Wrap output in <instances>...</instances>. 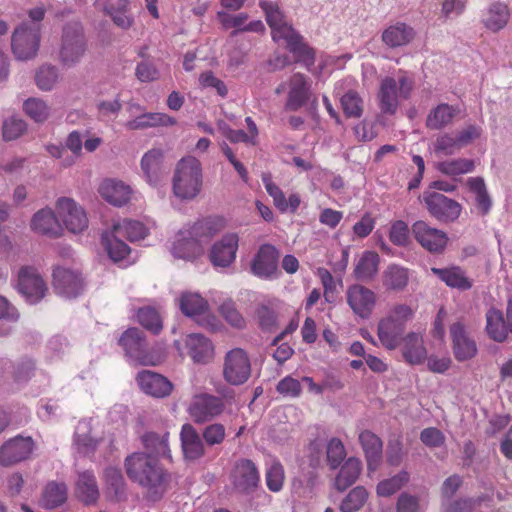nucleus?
<instances>
[{"mask_svg": "<svg viewBox=\"0 0 512 512\" xmlns=\"http://www.w3.org/2000/svg\"><path fill=\"white\" fill-rule=\"evenodd\" d=\"M124 466L128 478L145 489L149 499L159 500L167 490L170 475L153 454L132 453L126 457Z\"/></svg>", "mask_w": 512, "mask_h": 512, "instance_id": "nucleus-1", "label": "nucleus"}, {"mask_svg": "<svg viewBox=\"0 0 512 512\" xmlns=\"http://www.w3.org/2000/svg\"><path fill=\"white\" fill-rule=\"evenodd\" d=\"M218 393L200 392L192 396L187 412L195 424L211 422L235 404V392L232 389L224 388L218 390Z\"/></svg>", "mask_w": 512, "mask_h": 512, "instance_id": "nucleus-2", "label": "nucleus"}, {"mask_svg": "<svg viewBox=\"0 0 512 512\" xmlns=\"http://www.w3.org/2000/svg\"><path fill=\"white\" fill-rule=\"evenodd\" d=\"M414 85V79L401 70L397 80L390 76L382 78L377 92L380 112L383 115H395L400 105V99L408 100Z\"/></svg>", "mask_w": 512, "mask_h": 512, "instance_id": "nucleus-3", "label": "nucleus"}, {"mask_svg": "<svg viewBox=\"0 0 512 512\" xmlns=\"http://www.w3.org/2000/svg\"><path fill=\"white\" fill-rule=\"evenodd\" d=\"M203 186L202 165L193 156L182 158L176 165L172 189L174 195L182 200L196 198Z\"/></svg>", "mask_w": 512, "mask_h": 512, "instance_id": "nucleus-4", "label": "nucleus"}, {"mask_svg": "<svg viewBox=\"0 0 512 512\" xmlns=\"http://www.w3.org/2000/svg\"><path fill=\"white\" fill-rule=\"evenodd\" d=\"M414 311L406 304L393 306L389 313L380 319L377 335L381 344L388 350L396 349L404 339L406 323L413 318Z\"/></svg>", "mask_w": 512, "mask_h": 512, "instance_id": "nucleus-5", "label": "nucleus"}, {"mask_svg": "<svg viewBox=\"0 0 512 512\" xmlns=\"http://www.w3.org/2000/svg\"><path fill=\"white\" fill-rule=\"evenodd\" d=\"M118 344L126 356L141 365L155 366L162 361L160 354L150 351L144 333L136 327L124 331Z\"/></svg>", "mask_w": 512, "mask_h": 512, "instance_id": "nucleus-6", "label": "nucleus"}, {"mask_svg": "<svg viewBox=\"0 0 512 512\" xmlns=\"http://www.w3.org/2000/svg\"><path fill=\"white\" fill-rule=\"evenodd\" d=\"M87 50V42L81 24L74 22L63 29L59 51L60 61L64 66L71 67L78 63Z\"/></svg>", "mask_w": 512, "mask_h": 512, "instance_id": "nucleus-7", "label": "nucleus"}, {"mask_svg": "<svg viewBox=\"0 0 512 512\" xmlns=\"http://www.w3.org/2000/svg\"><path fill=\"white\" fill-rule=\"evenodd\" d=\"M229 481L236 493L249 495L258 488L260 474L252 460L241 458L235 461L229 473Z\"/></svg>", "mask_w": 512, "mask_h": 512, "instance_id": "nucleus-8", "label": "nucleus"}, {"mask_svg": "<svg viewBox=\"0 0 512 512\" xmlns=\"http://www.w3.org/2000/svg\"><path fill=\"white\" fill-rule=\"evenodd\" d=\"M40 28L38 25L28 26L22 24L17 27L12 35V52L18 60L34 58L39 50Z\"/></svg>", "mask_w": 512, "mask_h": 512, "instance_id": "nucleus-9", "label": "nucleus"}, {"mask_svg": "<svg viewBox=\"0 0 512 512\" xmlns=\"http://www.w3.org/2000/svg\"><path fill=\"white\" fill-rule=\"evenodd\" d=\"M251 375L248 354L241 348L228 351L224 357L223 378L230 385H242Z\"/></svg>", "mask_w": 512, "mask_h": 512, "instance_id": "nucleus-10", "label": "nucleus"}, {"mask_svg": "<svg viewBox=\"0 0 512 512\" xmlns=\"http://www.w3.org/2000/svg\"><path fill=\"white\" fill-rule=\"evenodd\" d=\"M422 199L429 213L441 222H454L461 214V204L439 192H424Z\"/></svg>", "mask_w": 512, "mask_h": 512, "instance_id": "nucleus-11", "label": "nucleus"}, {"mask_svg": "<svg viewBox=\"0 0 512 512\" xmlns=\"http://www.w3.org/2000/svg\"><path fill=\"white\" fill-rule=\"evenodd\" d=\"M411 231L419 245L432 254H441L448 244L446 232L430 226L423 220L414 222Z\"/></svg>", "mask_w": 512, "mask_h": 512, "instance_id": "nucleus-12", "label": "nucleus"}, {"mask_svg": "<svg viewBox=\"0 0 512 512\" xmlns=\"http://www.w3.org/2000/svg\"><path fill=\"white\" fill-rule=\"evenodd\" d=\"M485 331L490 339L502 343L512 336V299L507 303L506 314L496 308L486 312Z\"/></svg>", "mask_w": 512, "mask_h": 512, "instance_id": "nucleus-13", "label": "nucleus"}, {"mask_svg": "<svg viewBox=\"0 0 512 512\" xmlns=\"http://www.w3.org/2000/svg\"><path fill=\"white\" fill-rule=\"evenodd\" d=\"M36 444L32 437L17 435L0 447V465L9 467L30 458Z\"/></svg>", "mask_w": 512, "mask_h": 512, "instance_id": "nucleus-14", "label": "nucleus"}, {"mask_svg": "<svg viewBox=\"0 0 512 512\" xmlns=\"http://www.w3.org/2000/svg\"><path fill=\"white\" fill-rule=\"evenodd\" d=\"M345 296L348 306L356 316L361 319L370 318L377 301L373 290L361 284H353L348 286Z\"/></svg>", "mask_w": 512, "mask_h": 512, "instance_id": "nucleus-15", "label": "nucleus"}, {"mask_svg": "<svg viewBox=\"0 0 512 512\" xmlns=\"http://www.w3.org/2000/svg\"><path fill=\"white\" fill-rule=\"evenodd\" d=\"M18 290L29 303L34 304L46 295L48 288L36 268L23 266L18 273Z\"/></svg>", "mask_w": 512, "mask_h": 512, "instance_id": "nucleus-16", "label": "nucleus"}, {"mask_svg": "<svg viewBox=\"0 0 512 512\" xmlns=\"http://www.w3.org/2000/svg\"><path fill=\"white\" fill-rule=\"evenodd\" d=\"M279 251L271 244L259 247L252 262L251 273L261 279H272L278 274Z\"/></svg>", "mask_w": 512, "mask_h": 512, "instance_id": "nucleus-17", "label": "nucleus"}, {"mask_svg": "<svg viewBox=\"0 0 512 512\" xmlns=\"http://www.w3.org/2000/svg\"><path fill=\"white\" fill-rule=\"evenodd\" d=\"M58 217L72 233H80L88 227V218L84 209L71 198H60L56 203Z\"/></svg>", "mask_w": 512, "mask_h": 512, "instance_id": "nucleus-18", "label": "nucleus"}, {"mask_svg": "<svg viewBox=\"0 0 512 512\" xmlns=\"http://www.w3.org/2000/svg\"><path fill=\"white\" fill-rule=\"evenodd\" d=\"M452 351L455 359L464 362L473 359L478 353V347L474 338L469 334L461 322H455L450 326Z\"/></svg>", "mask_w": 512, "mask_h": 512, "instance_id": "nucleus-19", "label": "nucleus"}, {"mask_svg": "<svg viewBox=\"0 0 512 512\" xmlns=\"http://www.w3.org/2000/svg\"><path fill=\"white\" fill-rule=\"evenodd\" d=\"M53 286L58 294L73 298L83 291L84 281L79 271L57 266L53 270Z\"/></svg>", "mask_w": 512, "mask_h": 512, "instance_id": "nucleus-20", "label": "nucleus"}, {"mask_svg": "<svg viewBox=\"0 0 512 512\" xmlns=\"http://www.w3.org/2000/svg\"><path fill=\"white\" fill-rule=\"evenodd\" d=\"M287 100L285 108L289 111H298L310 99L311 83L309 78L302 73H294L287 81Z\"/></svg>", "mask_w": 512, "mask_h": 512, "instance_id": "nucleus-21", "label": "nucleus"}, {"mask_svg": "<svg viewBox=\"0 0 512 512\" xmlns=\"http://www.w3.org/2000/svg\"><path fill=\"white\" fill-rule=\"evenodd\" d=\"M239 247V236L237 233H227L216 241L211 249L209 258L216 267H229L236 259Z\"/></svg>", "mask_w": 512, "mask_h": 512, "instance_id": "nucleus-22", "label": "nucleus"}, {"mask_svg": "<svg viewBox=\"0 0 512 512\" xmlns=\"http://www.w3.org/2000/svg\"><path fill=\"white\" fill-rule=\"evenodd\" d=\"M260 7L265 13L274 41L284 40L295 32L292 25L287 23L277 3L262 0L260 1Z\"/></svg>", "mask_w": 512, "mask_h": 512, "instance_id": "nucleus-23", "label": "nucleus"}, {"mask_svg": "<svg viewBox=\"0 0 512 512\" xmlns=\"http://www.w3.org/2000/svg\"><path fill=\"white\" fill-rule=\"evenodd\" d=\"M136 381L144 393L155 398H165L173 391V384L165 376L150 370L140 371Z\"/></svg>", "mask_w": 512, "mask_h": 512, "instance_id": "nucleus-24", "label": "nucleus"}, {"mask_svg": "<svg viewBox=\"0 0 512 512\" xmlns=\"http://www.w3.org/2000/svg\"><path fill=\"white\" fill-rule=\"evenodd\" d=\"M510 15L508 4L494 1L482 11L481 23L487 30L496 33L507 26Z\"/></svg>", "mask_w": 512, "mask_h": 512, "instance_id": "nucleus-25", "label": "nucleus"}, {"mask_svg": "<svg viewBox=\"0 0 512 512\" xmlns=\"http://www.w3.org/2000/svg\"><path fill=\"white\" fill-rule=\"evenodd\" d=\"M262 181L269 196L273 199L274 206L281 212L295 213L301 204L300 196L297 193L289 195L288 200L280 187L275 184L269 174L262 176Z\"/></svg>", "mask_w": 512, "mask_h": 512, "instance_id": "nucleus-26", "label": "nucleus"}, {"mask_svg": "<svg viewBox=\"0 0 512 512\" xmlns=\"http://www.w3.org/2000/svg\"><path fill=\"white\" fill-rule=\"evenodd\" d=\"M104 494L112 502H120L126 499L127 485L120 469L108 467L103 472Z\"/></svg>", "mask_w": 512, "mask_h": 512, "instance_id": "nucleus-27", "label": "nucleus"}, {"mask_svg": "<svg viewBox=\"0 0 512 512\" xmlns=\"http://www.w3.org/2000/svg\"><path fill=\"white\" fill-rule=\"evenodd\" d=\"M171 252L175 258L189 260L201 254L202 245L192 231H180L172 244Z\"/></svg>", "mask_w": 512, "mask_h": 512, "instance_id": "nucleus-28", "label": "nucleus"}, {"mask_svg": "<svg viewBox=\"0 0 512 512\" xmlns=\"http://www.w3.org/2000/svg\"><path fill=\"white\" fill-rule=\"evenodd\" d=\"M287 43V49L293 55L294 62L310 70L314 66L316 53L314 48L309 46L303 37L296 31L284 39Z\"/></svg>", "mask_w": 512, "mask_h": 512, "instance_id": "nucleus-29", "label": "nucleus"}, {"mask_svg": "<svg viewBox=\"0 0 512 512\" xmlns=\"http://www.w3.org/2000/svg\"><path fill=\"white\" fill-rule=\"evenodd\" d=\"M359 442L365 453L368 471H376L382 459L381 439L371 431L364 430L359 434Z\"/></svg>", "mask_w": 512, "mask_h": 512, "instance_id": "nucleus-30", "label": "nucleus"}, {"mask_svg": "<svg viewBox=\"0 0 512 512\" xmlns=\"http://www.w3.org/2000/svg\"><path fill=\"white\" fill-rule=\"evenodd\" d=\"M185 345L188 355L196 363H208L214 355L211 341L202 334L192 333L187 335Z\"/></svg>", "mask_w": 512, "mask_h": 512, "instance_id": "nucleus-31", "label": "nucleus"}, {"mask_svg": "<svg viewBox=\"0 0 512 512\" xmlns=\"http://www.w3.org/2000/svg\"><path fill=\"white\" fill-rule=\"evenodd\" d=\"M181 446L184 457L188 460L201 458L205 453L202 438L191 424H184L180 432Z\"/></svg>", "mask_w": 512, "mask_h": 512, "instance_id": "nucleus-32", "label": "nucleus"}, {"mask_svg": "<svg viewBox=\"0 0 512 512\" xmlns=\"http://www.w3.org/2000/svg\"><path fill=\"white\" fill-rule=\"evenodd\" d=\"M101 197L114 206H122L130 200L131 189L122 181L105 179L98 188Z\"/></svg>", "mask_w": 512, "mask_h": 512, "instance_id": "nucleus-33", "label": "nucleus"}, {"mask_svg": "<svg viewBox=\"0 0 512 512\" xmlns=\"http://www.w3.org/2000/svg\"><path fill=\"white\" fill-rule=\"evenodd\" d=\"M217 17L224 28L236 29L232 32V35H237L239 32H263L265 30L264 24L260 20L251 21L246 24L248 20L247 13L231 15L224 11H219Z\"/></svg>", "mask_w": 512, "mask_h": 512, "instance_id": "nucleus-34", "label": "nucleus"}, {"mask_svg": "<svg viewBox=\"0 0 512 512\" xmlns=\"http://www.w3.org/2000/svg\"><path fill=\"white\" fill-rule=\"evenodd\" d=\"M75 493L78 499L85 505H94L97 503L100 492L96 477L92 471L87 470L79 473Z\"/></svg>", "mask_w": 512, "mask_h": 512, "instance_id": "nucleus-35", "label": "nucleus"}, {"mask_svg": "<svg viewBox=\"0 0 512 512\" xmlns=\"http://www.w3.org/2000/svg\"><path fill=\"white\" fill-rule=\"evenodd\" d=\"M31 228L39 234L50 237H58L62 233V226L55 213L49 209H41L36 212L31 220Z\"/></svg>", "mask_w": 512, "mask_h": 512, "instance_id": "nucleus-36", "label": "nucleus"}, {"mask_svg": "<svg viewBox=\"0 0 512 512\" xmlns=\"http://www.w3.org/2000/svg\"><path fill=\"white\" fill-rule=\"evenodd\" d=\"M163 152L161 149H151L146 152L141 159V168L147 179V182L156 186L162 177L161 164Z\"/></svg>", "mask_w": 512, "mask_h": 512, "instance_id": "nucleus-37", "label": "nucleus"}, {"mask_svg": "<svg viewBox=\"0 0 512 512\" xmlns=\"http://www.w3.org/2000/svg\"><path fill=\"white\" fill-rule=\"evenodd\" d=\"M415 36L414 29L405 23L398 22L386 28L382 33V41L391 48L407 45Z\"/></svg>", "mask_w": 512, "mask_h": 512, "instance_id": "nucleus-38", "label": "nucleus"}, {"mask_svg": "<svg viewBox=\"0 0 512 512\" xmlns=\"http://www.w3.org/2000/svg\"><path fill=\"white\" fill-rule=\"evenodd\" d=\"M468 190L475 196V204L481 215H487L492 207V200L482 177H469L466 180Z\"/></svg>", "mask_w": 512, "mask_h": 512, "instance_id": "nucleus-39", "label": "nucleus"}, {"mask_svg": "<svg viewBox=\"0 0 512 512\" xmlns=\"http://www.w3.org/2000/svg\"><path fill=\"white\" fill-rule=\"evenodd\" d=\"M175 119L165 113H143L125 123L128 130H141L149 127L172 126Z\"/></svg>", "mask_w": 512, "mask_h": 512, "instance_id": "nucleus-40", "label": "nucleus"}, {"mask_svg": "<svg viewBox=\"0 0 512 512\" xmlns=\"http://www.w3.org/2000/svg\"><path fill=\"white\" fill-rule=\"evenodd\" d=\"M103 9L119 28L126 30L132 26L133 18L128 14V0H107Z\"/></svg>", "mask_w": 512, "mask_h": 512, "instance_id": "nucleus-41", "label": "nucleus"}, {"mask_svg": "<svg viewBox=\"0 0 512 512\" xmlns=\"http://www.w3.org/2000/svg\"><path fill=\"white\" fill-rule=\"evenodd\" d=\"M362 470V463L358 458L350 457L341 466L338 475L335 478V487L343 491L353 485L358 479Z\"/></svg>", "mask_w": 512, "mask_h": 512, "instance_id": "nucleus-42", "label": "nucleus"}, {"mask_svg": "<svg viewBox=\"0 0 512 512\" xmlns=\"http://www.w3.org/2000/svg\"><path fill=\"white\" fill-rule=\"evenodd\" d=\"M457 112V109L449 104H439L427 115L426 127L431 130L443 129L452 123Z\"/></svg>", "mask_w": 512, "mask_h": 512, "instance_id": "nucleus-43", "label": "nucleus"}, {"mask_svg": "<svg viewBox=\"0 0 512 512\" xmlns=\"http://www.w3.org/2000/svg\"><path fill=\"white\" fill-rule=\"evenodd\" d=\"M403 356L410 364H420L426 359V349L422 337L411 332L403 339Z\"/></svg>", "mask_w": 512, "mask_h": 512, "instance_id": "nucleus-44", "label": "nucleus"}, {"mask_svg": "<svg viewBox=\"0 0 512 512\" xmlns=\"http://www.w3.org/2000/svg\"><path fill=\"white\" fill-rule=\"evenodd\" d=\"M379 262L380 257L376 252L364 251L355 266V278L361 281L373 279L378 273Z\"/></svg>", "mask_w": 512, "mask_h": 512, "instance_id": "nucleus-45", "label": "nucleus"}, {"mask_svg": "<svg viewBox=\"0 0 512 512\" xmlns=\"http://www.w3.org/2000/svg\"><path fill=\"white\" fill-rule=\"evenodd\" d=\"M431 271L437 275L447 286L460 290H468L472 287V282L465 276L459 267L451 268H431Z\"/></svg>", "mask_w": 512, "mask_h": 512, "instance_id": "nucleus-46", "label": "nucleus"}, {"mask_svg": "<svg viewBox=\"0 0 512 512\" xmlns=\"http://www.w3.org/2000/svg\"><path fill=\"white\" fill-rule=\"evenodd\" d=\"M182 313L191 318L203 316L208 311V302L197 293H184L180 298Z\"/></svg>", "mask_w": 512, "mask_h": 512, "instance_id": "nucleus-47", "label": "nucleus"}, {"mask_svg": "<svg viewBox=\"0 0 512 512\" xmlns=\"http://www.w3.org/2000/svg\"><path fill=\"white\" fill-rule=\"evenodd\" d=\"M67 499V488L64 483L49 482L45 486L41 504L47 509H54L61 506Z\"/></svg>", "mask_w": 512, "mask_h": 512, "instance_id": "nucleus-48", "label": "nucleus"}, {"mask_svg": "<svg viewBox=\"0 0 512 512\" xmlns=\"http://www.w3.org/2000/svg\"><path fill=\"white\" fill-rule=\"evenodd\" d=\"M437 170L444 175L457 177L475 170V161L467 158L444 160L437 163Z\"/></svg>", "mask_w": 512, "mask_h": 512, "instance_id": "nucleus-49", "label": "nucleus"}, {"mask_svg": "<svg viewBox=\"0 0 512 512\" xmlns=\"http://www.w3.org/2000/svg\"><path fill=\"white\" fill-rule=\"evenodd\" d=\"M112 230L116 236L132 242L143 239L147 234L146 227L141 222L129 219L115 223Z\"/></svg>", "mask_w": 512, "mask_h": 512, "instance_id": "nucleus-50", "label": "nucleus"}, {"mask_svg": "<svg viewBox=\"0 0 512 512\" xmlns=\"http://www.w3.org/2000/svg\"><path fill=\"white\" fill-rule=\"evenodd\" d=\"M103 243L110 259L115 263L126 261L131 253L130 247L121 240L120 236H116L113 230L110 236H103Z\"/></svg>", "mask_w": 512, "mask_h": 512, "instance_id": "nucleus-51", "label": "nucleus"}, {"mask_svg": "<svg viewBox=\"0 0 512 512\" xmlns=\"http://www.w3.org/2000/svg\"><path fill=\"white\" fill-rule=\"evenodd\" d=\"M225 227V221L221 217H208L196 222L192 228L193 234L201 239H210Z\"/></svg>", "mask_w": 512, "mask_h": 512, "instance_id": "nucleus-52", "label": "nucleus"}, {"mask_svg": "<svg viewBox=\"0 0 512 512\" xmlns=\"http://www.w3.org/2000/svg\"><path fill=\"white\" fill-rule=\"evenodd\" d=\"M409 280L408 270L398 265H390L384 271L383 284L390 290H402Z\"/></svg>", "mask_w": 512, "mask_h": 512, "instance_id": "nucleus-53", "label": "nucleus"}, {"mask_svg": "<svg viewBox=\"0 0 512 512\" xmlns=\"http://www.w3.org/2000/svg\"><path fill=\"white\" fill-rule=\"evenodd\" d=\"M137 319L142 327L155 335L159 334L163 329L162 318L153 307L140 308L137 312Z\"/></svg>", "mask_w": 512, "mask_h": 512, "instance_id": "nucleus-54", "label": "nucleus"}, {"mask_svg": "<svg viewBox=\"0 0 512 512\" xmlns=\"http://www.w3.org/2000/svg\"><path fill=\"white\" fill-rule=\"evenodd\" d=\"M368 492L363 486L353 488L340 504L342 512H357L367 502Z\"/></svg>", "mask_w": 512, "mask_h": 512, "instance_id": "nucleus-55", "label": "nucleus"}, {"mask_svg": "<svg viewBox=\"0 0 512 512\" xmlns=\"http://www.w3.org/2000/svg\"><path fill=\"white\" fill-rule=\"evenodd\" d=\"M409 481V474L406 471H401L391 478L382 480L376 487L378 496L388 497L399 491Z\"/></svg>", "mask_w": 512, "mask_h": 512, "instance_id": "nucleus-56", "label": "nucleus"}, {"mask_svg": "<svg viewBox=\"0 0 512 512\" xmlns=\"http://www.w3.org/2000/svg\"><path fill=\"white\" fill-rule=\"evenodd\" d=\"M142 441L145 448L151 451L150 454L154 453L156 457L168 456V433L159 435L155 432H148L143 436Z\"/></svg>", "mask_w": 512, "mask_h": 512, "instance_id": "nucleus-57", "label": "nucleus"}, {"mask_svg": "<svg viewBox=\"0 0 512 512\" xmlns=\"http://www.w3.org/2000/svg\"><path fill=\"white\" fill-rule=\"evenodd\" d=\"M343 112L348 118H360L363 114V100L356 91L346 92L340 99Z\"/></svg>", "mask_w": 512, "mask_h": 512, "instance_id": "nucleus-58", "label": "nucleus"}, {"mask_svg": "<svg viewBox=\"0 0 512 512\" xmlns=\"http://www.w3.org/2000/svg\"><path fill=\"white\" fill-rule=\"evenodd\" d=\"M346 457V449L338 438H332L327 444V462L332 470L337 469Z\"/></svg>", "mask_w": 512, "mask_h": 512, "instance_id": "nucleus-59", "label": "nucleus"}, {"mask_svg": "<svg viewBox=\"0 0 512 512\" xmlns=\"http://www.w3.org/2000/svg\"><path fill=\"white\" fill-rule=\"evenodd\" d=\"M265 478L267 487L270 491H280L283 487L285 479L284 468L282 464L278 461H274L267 469Z\"/></svg>", "mask_w": 512, "mask_h": 512, "instance_id": "nucleus-60", "label": "nucleus"}, {"mask_svg": "<svg viewBox=\"0 0 512 512\" xmlns=\"http://www.w3.org/2000/svg\"><path fill=\"white\" fill-rule=\"evenodd\" d=\"M23 108L26 114L35 122H44L49 116V108L46 103L37 98H30L24 102Z\"/></svg>", "mask_w": 512, "mask_h": 512, "instance_id": "nucleus-61", "label": "nucleus"}, {"mask_svg": "<svg viewBox=\"0 0 512 512\" xmlns=\"http://www.w3.org/2000/svg\"><path fill=\"white\" fill-rule=\"evenodd\" d=\"M202 437L209 446L220 445L226 437V429L222 423L214 422L207 425L202 431Z\"/></svg>", "mask_w": 512, "mask_h": 512, "instance_id": "nucleus-62", "label": "nucleus"}, {"mask_svg": "<svg viewBox=\"0 0 512 512\" xmlns=\"http://www.w3.org/2000/svg\"><path fill=\"white\" fill-rule=\"evenodd\" d=\"M36 84L41 90H51L58 80L57 69L53 66H42L35 77Z\"/></svg>", "mask_w": 512, "mask_h": 512, "instance_id": "nucleus-63", "label": "nucleus"}, {"mask_svg": "<svg viewBox=\"0 0 512 512\" xmlns=\"http://www.w3.org/2000/svg\"><path fill=\"white\" fill-rule=\"evenodd\" d=\"M389 240L396 246L404 247L409 240V227L406 222L397 220L391 224Z\"/></svg>", "mask_w": 512, "mask_h": 512, "instance_id": "nucleus-64", "label": "nucleus"}]
</instances>
